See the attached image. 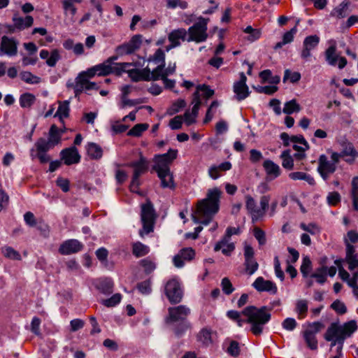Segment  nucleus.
<instances>
[{
  "label": "nucleus",
  "mask_w": 358,
  "mask_h": 358,
  "mask_svg": "<svg viewBox=\"0 0 358 358\" xmlns=\"http://www.w3.org/2000/svg\"><path fill=\"white\" fill-rule=\"evenodd\" d=\"M148 161L141 153L140 154L139 159L138 161H134L127 164V166L134 169L130 189L133 190L132 188L135 185L137 186L139 185V178L142 174L147 172L148 169Z\"/></svg>",
  "instance_id": "9"
},
{
  "label": "nucleus",
  "mask_w": 358,
  "mask_h": 358,
  "mask_svg": "<svg viewBox=\"0 0 358 358\" xmlns=\"http://www.w3.org/2000/svg\"><path fill=\"white\" fill-rule=\"evenodd\" d=\"M113 282L110 278H105L101 280L97 285V289L103 294L109 295L113 292Z\"/></svg>",
  "instance_id": "34"
},
{
  "label": "nucleus",
  "mask_w": 358,
  "mask_h": 358,
  "mask_svg": "<svg viewBox=\"0 0 358 358\" xmlns=\"http://www.w3.org/2000/svg\"><path fill=\"white\" fill-rule=\"evenodd\" d=\"M245 207L248 213L251 215L252 222L262 219L259 207L257 206L255 200L249 194L245 196Z\"/></svg>",
  "instance_id": "23"
},
{
  "label": "nucleus",
  "mask_w": 358,
  "mask_h": 358,
  "mask_svg": "<svg viewBox=\"0 0 358 358\" xmlns=\"http://www.w3.org/2000/svg\"><path fill=\"white\" fill-rule=\"evenodd\" d=\"M60 157L61 159L67 166L78 164L80 161V155L75 146L62 150L60 152Z\"/></svg>",
  "instance_id": "16"
},
{
  "label": "nucleus",
  "mask_w": 358,
  "mask_h": 358,
  "mask_svg": "<svg viewBox=\"0 0 358 358\" xmlns=\"http://www.w3.org/2000/svg\"><path fill=\"white\" fill-rule=\"evenodd\" d=\"M169 315L166 318V323H175L187 320V317L190 314V309L184 305H180L168 308Z\"/></svg>",
  "instance_id": "11"
},
{
  "label": "nucleus",
  "mask_w": 358,
  "mask_h": 358,
  "mask_svg": "<svg viewBox=\"0 0 358 358\" xmlns=\"http://www.w3.org/2000/svg\"><path fill=\"white\" fill-rule=\"evenodd\" d=\"M36 97L30 93H24L20 96V104L22 108H29L35 102Z\"/></svg>",
  "instance_id": "40"
},
{
  "label": "nucleus",
  "mask_w": 358,
  "mask_h": 358,
  "mask_svg": "<svg viewBox=\"0 0 358 358\" xmlns=\"http://www.w3.org/2000/svg\"><path fill=\"white\" fill-rule=\"evenodd\" d=\"M140 265L143 268L145 273L147 274L152 273L156 268L155 262L149 258L141 260Z\"/></svg>",
  "instance_id": "53"
},
{
  "label": "nucleus",
  "mask_w": 358,
  "mask_h": 358,
  "mask_svg": "<svg viewBox=\"0 0 358 358\" xmlns=\"http://www.w3.org/2000/svg\"><path fill=\"white\" fill-rule=\"evenodd\" d=\"M320 43V37L317 35H311L305 38L303 43V50L301 56L303 59H306L310 57V51L315 49Z\"/></svg>",
  "instance_id": "20"
},
{
  "label": "nucleus",
  "mask_w": 358,
  "mask_h": 358,
  "mask_svg": "<svg viewBox=\"0 0 358 358\" xmlns=\"http://www.w3.org/2000/svg\"><path fill=\"white\" fill-rule=\"evenodd\" d=\"M245 271L249 275H252L259 267L258 263L255 261L254 258L251 259H245Z\"/></svg>",
  "instance_id": "50"
},
{
  "label": "nucleus",
  "mask_w": 358,
  "mask_h": 358,
  "mask_svg": "<svg viewBox=\"0 0 358 358\" xmlns=\"http://www.w3.org/2000/svg\"><path fill=\"white\" fill-rule=\"evenodd\" d=\"M263 167L267 175L277 178L280 174L279 166L270 159H266L263 163Z\"/></svg>",
  "instance_id": "31"
},
{
  "label": "nucleus",
  "mask_w": 358,
  "mask_h": 358,
  "mask_svg": "<svg viewBox=\"0 0 358 358\" xmlns=\"http://www.w3.org/2000/svg\"><path fill=\"white\" fill-rule=\"evenodd\" d=\"M136 288L141 294H149L152 291L151 282L150 280L141 282L137 284Z\"/></svg>",
  "instance_id": "57"
},
{
  "label": "nucleus",
  "mask_w": 358,
  "mask_h": 358,
  "mask_svg": "<svg viewBox=\"0 0 358 358\" xmlns=\"http://www.w3.org/2000/svg\"><path fill=\"white\" fill-rule=\"evenodd\" d=\"M288 78H289L291 83H295L301 79V74L299 72L292 73L289 69H286L285 71L283 80L285 81Z\"/></svg>",
  "instance_id": "62"
},
{
  "label": "nucleus",
  "mask_w": 358,
  "mask_h": 358,
  "mask_svg": "<svg viewBox=\"0 0 358 358\" xmlns=\"http://www.w3.org/2000/svg\"><path fill=\"white\" fill-rule=\"evenodd\" d=\"M17 42L6 36L1 38V50L9 56H14L17 54Z\"/></svg>",
  "instance_id": "24"
},
{
  "label": "nucleus",
  "mask_w": 358,
  "mask_h": 358,
  "mask_svg": "<svg viewBox=\"0 0 358 358\" xmlns=\"http://www.w3.org/2000/svg\"><path fill=\"white\" fill-rule=\"evenodd\" d=\"M220 195L221 191L217 187L208 190L207 197L199 201L197 203L196 213L203 220H199L193 215L194 222L204 225H208L210 222L213 217L219 210Z\"/></svg>",
  "instance_id": "1"
},
{
  "label": "nucleus",
  "mask_w": 358,
  "mask_h": 358,
  "mask_svg": "<svg viewBox=\"0 0 358 358\" xmlns=\"http://www.w3.org/2000/svg\"><path fill=\"white\" fill-rule=\"evenodd\" d=\"M270 308L262 306L259 308L249 306L242 310V314L247 317V323L251 324L250 331L255 336L263 333L264 327L271 320Z\"/></svg>",
  "instance_id": "3"
},
{
  "label": "nucleus",
  "mask_w": 358,
  "mask_h": 358,
  "mask_svg": "<svg viewBox=\"0 0 358 358\" xmlns=\"http://www.w3.org/2000/svg\"><path fill=\"white\" fill-rule=\"evenodd\" d=\"M179 324L174 328L173 331L175 334L180 337L188 329L191 328V324L187 320L178 322Z\"/></svg>",
  "instance_id": "49"
},
{
  "label": "nucleus",
  "mask_w": 358,
  "mask_h": 358,
  "mask_svg": "<svg viewBox=\"0 0 358 358\" xmlns=\"http://www.w3.org/2000/svg\"><path fill=\"white\" fill-rule=\"evenodd\" d=\"M195 256V252L192 248H185L173 257V264L177 268H181L184 266L185 261H191Z\"/></svg>",
  "instance_id": "18"
},
{
  "label": "nucleus",
  "mask_w": 358,
  "mask_h": 358,
  "mask_svg": "<svg viewBox=\"0 0 358 358\" xmlns=\"http://www.w3.org/2000/svg\"><path fill=\"white\" fill-rule=\"evenodd\" d=\"M149 62H154L155 64H164L165 65V53L164 52L159 48L155 54L148 59Z\"/></svg>",
  "instance_id": "51"
},
{
  "label": "nucleus",
  "mask_w": 358,
  "mask_h": 358,
  "mask_svg": "<svg viewBox=\"0 0 358 358\" xmlns=\"http://www.w3.org/2000/svg\"><path fill=\"white\" fill-rule=\"evenodd\" d=\"M270 200L271 196L269 195H264L260 198L261 207L259 208V210L262 218L265 215L266 210L268 209Z\"/></svg>",
  "instance_id": "52"
},
{
  "label": "nucleus",
  "mask_w": 358,
  "mask_h": 358,
  "mask_svg": "<svg viewBox=\"0 0 358 358\" xmlns=\"http://www.w3.org/2000/svg\"><path fill=\"white\" fill-rule=\"evenodd\" d=\"M13 21L16 28L19 29H24L31 27L33 24L34 19L30 15L26 16L25 18L14 15L13 17Z\"/></svg>",
  "instance_id": "29"
},
{
  "label": "nucleus",
  "mask_w": 358,
  "mask_h": 358,
  "mask_svg": "<svg viewBox=\"0 0 358 358\" xmlns=\"http://www.w3.org/2000/svg\"><path fill=\"white\" fill-rule=\"evenodd\" d=\"M296 312L299 314V318H303L308 311V303L306 300H299L296 304Z\"/></svg>",
  "instance_id": "47"
},
{
  "label": "nucleus",
  "mask_w": 358,
  "mask_h": 358,
  "mask_svg": "<svg viewBox=\"0 0 358 358\" xmlns=\"http://www.w3.org/2000/svg\"><path fill=\"white\" fill-rule=\"evenodd\" d=\"M349 6L348 1H343L337 8L334 9V15L338 18H343L348 14V9Z\"/></svg>",
  "instance_id": "48"
},
{
  "label": "nucleus",
  "mask_w": 358,
  "mask_h": 358,
  "mask_svg": "<svg viewBox=\"0 0 358 358\" xmlns=\"http://www.w3.org/2000/svg\"><path fill=\"white\" fill-rule=\"evenodd\" d=\"M61 141L59 129L55 124H52L49 129L48 139L41 137L36 142L38 143V146L41 147V150H46L53 148L55 145L59 144Z\"/></svg>",
  "instance_id": "10"
},
{
  "label": "nucleus",
  "mask_w": 358,
  "mask_h": 358,
  "mask_svg": "<svg viewBox=\"0 0 358 358\" xmlns=\"http://www.w3.org/2000/svg\"><path fill=\"white\" fill-rule=\"evenodd\" d=\"M312 270V262L307 256L303 258L302 264L300 268L303 277L307 278Z\"/></svg>",
  "instance_id": "46"
},
{
  "label": "nucleus",
  "mask_w": 358,
  "mask_h": 358,
  "mask_svg": "<svg viewBox=\"0 0 358 358\" xmlns=\"http://www.w3.org/2000/svg\"><path fill=\"white\" fill-rule=\"evenodd\" d=\"M331 308L340 315L345 314L347 312L345 305L338 299L334 301L331 303Z\"/></svg>",
  "instance_id": "60"
},
{
  "label": "nucleus",
  "mask_w": 358,
  "mask_h": 358,
  "mask_svg": "<svg viewBox=\"0 0 358 358\" xmlns=\"http://www.w3.org/2000/svg\"><path fill=\"white\" fill-rule=\"evenodd\" d=\"M327 267L322 266L310 275V278H315L319 284H324L327 280Z\"/></svg>",
  "instance_id": "37"
},
{
  "label": "nucleus",
  "mask_w": 358,
  "mask_h": 358,
  "mask_svg": "<svg viewBox=\"0 0 358 358\" xmlns=\"http://www.w3.org/2000/svg\"><path fill=\"white\" fill-rule=\"evenodd\" d=\"M178 150L170 148L168 152L162 155H157L154 157L155 164L152 169L156 172L162 171H170V164L176 159Z\"/></svg>",
  "instance_id": "7"
},
{
  "label": "nucleus",
  "mask_w": 358,
  "mask_h": 358,
  "mask_svg": "<svg viewBox=\"0 0 358 358\" xmlns=\"http://www.w3.org/2000/svg\"><path fill=\"white\" fill-rule=\"evenodd\" d=\"M2 253L4 257L13 259V260H20L21 256L20 253L10 246H5L1 249Z\"/></svg>",
  "instance_id": "44"
},
{
  "label": "nucleus",
  "mask_w": 358,
  "mask_h": 358,
  "mask_svg": "<svg viewBox=\"0 0 358 358\" xmlns=\"http://www.w3.org/2000/svg\"><path fill=\"white\" fill-rule=\"evenodd\" d=\"M357 329V325L355 320L345 322L343 325L333 322L328 327L324 338L331 341V348L337 345V352H341L346 338L351 336Z\"/></svg>",
  "instance_id": "2"
},
{
  "label": "nucleus",
  "mask_w": 358,
  "mask_h": 358,
  "mask_svg": "<svg viewBox=\"0 0 358 358\" xmlns=\"http://www.w3.org/2000/svg\"><path fill=\"white\" fill-rule=\"evenodd\" d=\"M108 68L106 65H102L99 64L96 65L92 68L88 69L85 71H82L78 75L79 79L89 80V78H92L95 75L99 76H106L108 75Z\"/></svg>",
  "instance_id": "17"
},
{
  "label": "nucleus",
  "mask_w": 358,
  "mask_h": 358,
  "mask_svg": "<svg viewBox=\"0 0 358 358\" xmlns=\"http://www.w3.org/2000/svg\"><path fill=\"white\" fill-rule=\"evenodd\" d=\"M20 78L29 84H37L41 82V78L36 76L33 75L29 71H22L20 74Z\"/></svg>",
  "instance_id": "45"
},
{
  "label": "nucleus",
  "mask_w": 358,
  "mask_h": 358,
  "mask_svg": "<svg viewBox=\"0 0 358 358\" xmlns=\"http://www.w3.org/2000/svg\"><path fill=\"white\" fill-rule=\"evenodd\" d=\"M324 325L320 322L309 323L306 330L303 331V337L306 345L311 350H316L318 348V342L316 334L319 333Z\"/></svg>",
  "instance_id": "6"
},
{
  "label": "nucleus",
  "mask_w": 358,
  "mask_h": 358,
  "mask_svg": "<svg viewBox=\"0 0 358 358\" xmlns=\"http://www.w3.org/2000/svg\"><path fill=\"white\" fill-rule=\"evenodd\" d=\"M301 110V106L297 103L296 99H292L285 103L283 108V113L287 115H290L294 112L298 113Z\"/></svg>",
  "instance_id": "39"
},
{
  "label": "nucleus",
  "mask_w": 358,
  "mask_h": 358,
  "mask_svg": "<svg viewBox=\"0 0 358 358\" xmlns=\"http://www.w3.org/2000/svg\"><path fill=\"white\" fill-rule=\"evenodd\" d=\"M141 43L142 36L136 34L133 36L129 42L118 45L115 49V52L120 56L130 55L139 49Z\"/></svg>",
  "instance_id": "12"
},
{
  "label": "nucleus",
  "mask_w": 358,
  "mask_h": 358,
  "mask_svg": "<svg viewBox=\"0 0 358 358\" xmlns=\"http://www.w3.org/2000/svg\"><path fill=\"white\" fill-rule=\"evenodd\" d=\"M35 147L37 151V157L41 163L44 164L50 161V157L46 154L50 149L41 150L38 146V143H35Z\"/></svg>",
  "instance_id": "54"
},
{
  "label": "nucleus",
  "mask_w": 358,
  "mask_h": 358,
  "mask_svg": "<svg viewBox=\"0 0 358 358\" xmlns=\"http://www.w3.org/2000/svg\"><path fill=\"white\" fill-rule=\"evenodd\" d=\"M148 127L149 124L147 123L137 124L128 131L127 135L138 137L141 136L142 133L146 131Z\"/></svg>",
  "instance_id": "42"
},
{
  "label": "nucleus",
  "mask_w": 358,
  "mask_h": 358,
  "mask_svg": "<svg viewBox=\"0 0 358 358\" xmlns=\"http://www.w3.org/2000/svg\"><path fill=\"white\" fill-rule=\"evenodd\" d=\"M157 173L161 180V185L163 188H175L173 177L171 171H162L161 172H157Z\"/></svg>",
  "instance_id": "26"
},
{
  "label": "nucleus",
  "mask_w": 358,
  "mask_h": 358,
  "mask_svg": "<svg viewBox=\"0 0 358 358\" xmlns=\"http://www.w3.org/2000/svg\"><path fill=\"white\" fill-rule=\"evenodd\" d=\"M118 55L116 56H112L106 59L105 62L101 63L102 65H106L108 68V75L114 74L115 76H120L124 72L126 71V69L131 66H136L135 63H129V62H122V63H115L114 61L117 59Z\"/></svg>",
  "instance_id": "13"
},
{
  "label": "nucleus",
  "mask_w": 358,
  "mask_h": 358,
  "mask_svg": "<svg viewBox=\"0 0 358 358\" xmlns=\"http://www.w3.org/2000/svg\"><path fill=\"white\" fill-rule=\"evenodd\" d=\"M229 241L230 238H226V236H224L223 238L215 244L214 250L217 252L222 250V252L224 255L230 256L235 249V245L234 243H230Z\"/></svg>",
  "instance_id": "25"
},
{
  "label": "nucleus",
  "mask_w": 358,
  "mask_h": 358,
  "mask_svg": "<svg viewBox=\"0 0 358 358\" xmlns=\"http://www.w3.org/2000/svg\"><path fill=\"white\" fill-rule=\"evenodd\" d=\"M164 64H159L155 69H154L152 71H150V77L151 80H158L159 79L162 80L163 76V70L164 69Z\"/></svg>",
  "instance_id": "58"
},
{
  "label": "nucleus",
  "mask_w": 358,
  "mask_h": 358,
  "mask_svg": "<svg viewBox=\"0 0 358 358\" xmlns=\"http://www.w3.org/2000/svg\"><path fill=\"white\" fill-rule=\"evenodd\" d=\"M231 168V164L229 162H224L219 166H212L208 170L209 176L211 178L215 180L220 177V171H226Z\"/></svg>",
  "instance_id": "28"
},
{
  "label": "nucleus",
  "mask_w": 358,
  "mask_h": 358,
  "mask_svg": "<svg viewBox=\"0 0 358 358\" xmlns=\"http://www.w3.org/2000/svg\"><path fill=\"white\" fill-rule=\"evenodd\" d=\"M254 236L255 238L258 241L259 244L263 245L266 244V234L265 232L259 227H256L254 229Z\"/></svg>",
  "instance_id": "63"
},
{
  "label": "nucleus",
  "mask_w": 358,
  "mask_h": 358,
  "mask_svg": "<svg viewBox=\"0 0 358 358\" xmlns=\"http://www.w3.org/2000/svg\"><path fill=\"white\" fill-rule=\"evenodd\" d=\"M212 331L207 328L202 329L198 334V340L204 345L208 346L213 343Z\"/></svg>",
  "instance_id": "38"
},
{
  "label": "nucleus",
  "mask_w": 358,
  "mask_h": 358,
  "mask_svg": "<svg viewBox=\"0 0 358 358\" xmlns=\"http://www.w3.org/2000/svg\"><path fill=\"white\" fill-rule=\"evenodd\" d=\"M87 155L91 159H99L102 157L103 150L95 143H89L86 147Z\"/></svg>",
  "instance_id": "30"
},
{
  "label": "nucleus",
  "mask_w": 358,
  "mask_h": 358,
  "mask_svg": "<svg viewBox=\"0 0 358 358\" xmlns=\"http://www.w3.org/2000/svg\"><path fill=\"white\" fill-rule=\"evenodd\" d=\"M149 251V248L141 242L134 243L132 245V253L136 257L145 256Z\"/></svg>",
  "instance_id": "36"
},
{
  "label": "nucleus",
  "mask_w": 358,
  "mask_h": 358,
  "mask_svg": "<svg viewBox=\"0 0 358 358\" xmlns=\"http://www.w3.org/2000/svg\"><path fill=\"white\" fill-rule=\"evenodd\" d=\"M83 248V244L76 239H70L64 241L59 247V252L64 255L76 253Z\"/></svg>",
  "instance_id": "19"
},
{
  "label": "nucleus",
  "mask_w": 358,
  "mask_h": 358,
  "mask_svg": "<svg viewBox=\"0 0 358 358\" xmlns=\"http://www.w3.org/2000/svg\"><path fill=\"white\" fill-rule=\"evenodd\" d=\"M59 59H60L59 52L58 50L55 49L50 52V57L46 60V64L49 66L53 67L56 65L57 62L59 60Z\"/></svg>",
  "instance_id": "59"
},
{
  "label": "nucleus",
  "mask_w": 358,
  "mask_h": 358,
  "mask_svg": "<svg viewBox=\"0 0 358 358\" xmlns=\"http://www.w3.org/2000/svg\"><path fill=\"white\" fill-rule=\"evenodd\" d=\"M280 157L282 159V165L285 169H292L294 166V160L292 157L290 156V150H284Z\"/></svg>",
  "instance_id": "43"
},
{
  "label": "nucleus",
  "mask_w": 358,
  "mask_h": 358,
  "mask_svg": "<svg viewBox=\"0 0 358 358\" xmlns=\"http://www.w3.org/2000/svg\"><path fill=\"white\" fill-rule=\"evenodd\" d=\"M193 96L194 97H193L192 103H194V106L192 107V113H190L192 114V116H194L195 118H196V117L198 116V114H199V110L201 102L200 101L199 94L198 92H195L194 93Z\"/></svg>",
  "instance_id": "56"
},
{
  "label": "nucleus",
  "mask_w": 358,
  "mask_h": 358,
  "mask_svg": "<svg viewBox=\"0 0 358 358\" xmlns=\"http://www.w3.org/2000/svg\"><path fill=\"white\" fill-rule=\"evenodd\" d=\"M59 107L55 115V116L59 117L60 120H62L64 117H68L69 115V104L70 101L66 100L64 101H58Z\"/></svg>",
  "instance_id": "35"
},
{
  "label": "nucleus",
  "mask_w": 358,
  "mask_h": 358,
  "mask_svg": "<svg viewBox=\"0 0 358 358\" xmlns=\"http://www.w3.org/2000/svg\"><path fill=\"white\" fill-rule=\"evenodd\" d=\"M227 352L233 357H237L240 354V347L237 341H232L227 348Z\"/></svg>",
  "instance_id": "64"
},
{
  "label": "nucleus",
  "mask_w": 358,
  "mask_h": 358,
  "mask_svg": "<svg viewBox=\"0 0 358 358\" xmlns=\"http://www.w3.org/2000/svg\"><path fill=\"white\" fill-rule=\"evenodd\" d=\"M345 252V262L348 264V269L350 271L358 269V253L356 252L355 248L348 241H346Z\"/></svg>",
  "instance_id": "22"
},
{
  "label": "nucleus",
  "mask_w": 358,
  "mask_h": 358,
  "mask_svg": "<svg viewBox=\"0 0 358 358\" xmlns=\"http://www.w3.org/2000/svg\"><path fill=\"white\" fill-rule=\"evenodd\" d=\"M253 287L258 292H268L273 294L277 293V287L271 280H264L263 277H258L252 283Z\"/></svg>",
  "instance_id": "21"
},
{
  "label": "nucleus",
  "mask_w": 358,
  "mask_h": 358,
  "mask_svg": "<svg viewBox=\"0 0 358 358\" xmlns=\"http://www.w3.org/2000/svg\"><path fill=\"white\" fill-rule=\"evenodd\" d=\"M341 153L343 157H350V158L345 159L346 162L349 164L353 163L355 159L358 157V152L350 143H345L343 145V150Z\"/></svg>",
  "instance_id": "27"
},
{
  "label": "nucleus",
  "mask_w": 358,
  "mask_h": 358,
  "mask_svg": "<svg viewBox=\"0 0 358 358\" xmlns=\"http://www.w3.org/2000/svg\"><path fill=\"white\" fill-rule=\"evenodd\" d=\"M164 292L172 304L179 303L183 297L180 283L176 278L169 280L165 285Z\"/></svg>",
  "instance_id": "8"
},
{
  "label": "nucleus",
  "mask_w": 358,
  "mask_h": 358,
  "mask_svg": "<svg viewBox=\"0 0 358 358\" xmlns=\"http://www.w3.org/2000/svg\"><path fill=\"white\" fill-rule=\"evenodd\" d=\"M246 81L247 78L245 73L242 72L240 73V80L234 83L233 90L235 94V98L238 101L244 100L250 94Z\"/></svg>",
  "instance_id": "15"
},
{
  "label": "nucleus",
  "mask_w": 358,
  "mask_h": 358,
  "mask_svg": "<svg viewBox=\"0 0 358 358\" xmlns=\"http://www.w3.org/2000/svg\"><path fill=\"white\" fill-rule=\"evenodd\" d=\"M221 286L223 292L227 295L231 294L234 290V288L228 278H224L222 280Z\"/></svg>",
  "instance_id": "61"
},
{
  "label": "nucleus",
  "mask_w": 358,
  "mask_h": 358,
  "mask_svg": "<svg viewBox=\"0 0 358 358\" xmlns=\"http://www.w3.org/2000/svg\"><path fill=\"white\" fill-rule=\"evenodd\" d=\"M156 217L153 205L150 201L148 200L145 203L141 205V219L143 229L139 231V235L141 237L153 231Z\"/></svg>",
  "instance_id": "4"
},
{
  "label": "nucleus",
  "mask_w": 358,
  "mask_h": 358,
  "mask_svg": "<svg viewBox=\"0 0 358 358\" xmlns=\"http://www.w3.org/2000/svg\"><path fill=\"white\" fill-rule=\"evenodd\" d=\"M336 170L334 163H331L325 155H321L318 159L317 171L324 180H327L331 174Z\"/></svg>",
  "instance_id": "14"
},
{
  "label": "nucleus",
  "mask_w": 358,
  "mask_h": 358,
  "mask_svg": "<svg viewBox=\"0 0 358 358\" xmlns=\"http://www.w3.org/2000/svg\"><path fill=\"white\" fill-rule=\"evenodd\" d=\"M336 48L335 46L331 45L329 47L325 52V57L326 60L329 63V64L331 66H335L336 64V62L338 59V57L336 54Z\"/></svg>",
  "instance_id": "41"
},
{
  "label": "nucleus",
  "mask_w": 358,
  "mask_h": 358,
  "mask_svg": "<svg viewBox=\"0 0 358 358\" xmlns=\"http://www.w3.org/2000/svg\"><path fill=\"white\" fill-rule=\"evenodd\" d=\"M208 21V18L199 17L198 22L188 29L187 32L189 34V38L187 41L196 43L205 41L208 38L207 24Z\"/></svg>",
  "instance_id": "5"
},
{
  "label": "nucleus",
  "mask_w": 358,
  "mask_h": 358,
  "mask_svg": "<svg viewBox=\"0 0 358 358\" xmlns=\"http://www.w3.org/2000/svg\"><path fill=\"white\" fill-rule=\"evenodd\" d=\"M121 299V294L117 293L113 294L110 298L103 300L102 303L106 307H113L120 302Z\"/></svg>",
  "instance_id": "55"
},
{
  "label": "nucleus",
  "mask_w": 358,
  "mask_h": 358,
  "mask_svg": "<svg viewBox=\"0 0 358 358\" xmlns=\"http://www.w3.org/2000/svg\"><path fill=\"white\" fill-rule=\"evenodd\" d=\"M297 32V28L294 27L289 31L285 32L282 36V41L278 42L274 46L275 50L281 48L283 45L290 43L293 41L294 35Z\"/></svg>",
  "instance_id": "32"
},
{
  "label": "nucleus",
  "mask_w": 358,
  "mask_h": 358,
  "mask_svg": "<svg viewBox=\"0 0 358 358\" xmlns=\"http://www.w3.org/2000/svg\"><path fill=\"white\" fill-rule=\"evenodd\" d=\"M187 31L185 29H178L172 31L168 36L169 41L173 44L178 43V46L180 45V43L179 41L180 39L182 41L185 40V37L187 36Z\"/></svg>",
  "instance_id": "33"
}]
</instances>
